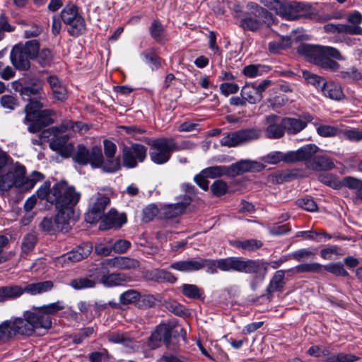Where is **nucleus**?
<instances>
[{
	"mask_svg": "<svg viewBox=\"0 0 362 362\" xmlns=\"http://www.w3.org/2000/svg\"><path fill=\"white\" fill-rule=\"evenodd\" d=\"M256 165V163L248 160H242L229 166V170L231 177H235L245 172L252 170Z\"/></svg>",
	"mask_w": 362,
	"mask_h": 362,
	"instance_id": "34",
	"label": "nucleus"
},
{
	"mask_svg": "<svg viewBox=\"0 0 362 362\" xmlns=\"http://www.w3.org/2000/svg\"><path fill=\"white\" fill-rule=\"evenodd\" d=\"M203 293V290L194 284H185L182 286V293L187 298L199 299Z\"/></svg>",
	"mask_w": 362,
	"mask_h": 362,
	"instance_id": "47",
	"label": "nucleus"
},
{
	"mask_svg": "<svg viewBox=\"0 0 362 362\" xmlns=\"http://www.w3.org/2000/svg\"><path fill=\"white\" fill-rule=\"evenodd\" d=\"M42 107L43 103L40 101H30L25 107L26 115L24 122H31L28 128L30 133H36L54 123V112L50 110H41Z\"/></svg>",
	"mask_w": 362,
	"mask_h": 362,
	"instance_id": "4",
	"label": "nucleus"
},
{
	"mask_svg": "<svg viewBox=\"0 0 362 362\" xmlns=\"http://www.w3.org/2000/svg\"><path fill=\"white\" fill-rule=\"evenodd\" d=\"M344 139L351 142H358L362 141V130L357 129H351L343 132Z\"/></svg>",
	"mask_w": 362,
	"mask_h": 362,
	"instance_id": "60",
	"label": "nucleus"
},
{
	"mask_svg": "<svg viewBox=\"0 0 362 362\" xmlns=\"http://www.w3.org/2000/svg\"><path fill=\"white\" fill-rule=\"evenodd\" d=\"M61 18L67 25L68 33L74 37L83 35L86 30L83 17L79 13L75 5H66L61 11Z\"/></svg>",
	"mask_w": 362,
	"mask_h": 362,
	"instance_id": "6",
	"label": "nucleus"
},
{
	"mask_svg": "<svg viewBox=\"0 0 362 362\" xmlns=\"http://www.w3.org/2000/svg\"><path fill=\"white\" fill-rule=\"evenodd\" d=\"M53 286L54 284L52 281H45L28 284L23 290L24 292L31 295H37L51 291Z\"/></svg>",
	"mask_w": 362,
	"mask_h": 362,
	"instance_id": "30",
	"label": "nucleus"
},
{
	"mask_svg": "<svg viewBox=\"0 0 362 362\" xmlns=\"http://www.w3.org/2000/svg\"><path fill=\"white\" fill-rule=\"evenodd\" d=\"M52 57V51L49 49L43 48L40 51L39 50L35 59L38 64L44 66L50 64Z\"/></svg>",
	"mask_w": 362,
	"mask_h": 362,
	"instance_id": "55",
	"label": "nucleus"
},
{
	"mask_svg": "<svg viewBox=\"0 0 362 362\" xmlns=\"http://www.w3.org/2000/svg\"><path fill=\"white\" fill-rule=\"evenodd\" d=\"M0 103L4 108H7L11 110H14L18 105L17 99L11 95H4L1 96Z\"/></svg>",
	"mask_w": 362,
	"mask_h": 362,
	"instance_id": "64",
	"label": "nucleus"
},
{
	"mask_svg": "<svg viewBox=\"0 0 362 362\" xmlns=\"http://www.w3.org/2000/svg\"><path fill=\"white\" fill-rule=\"evenodd\" d=\"M54 138L49 143V147L56 151L57 149L62 148L63 146L69 145L67 143L69 139V134L65 133L66 131L64 129H61V126L59 127L55 128L52 129Z\"/></svg>",
	"mask_w": 362,
	"mask_h": 362,
	"instance_id": "27",
	"label": "nucleus"
},
{
	"mask_svg": "<svg viewBox=\"0 0 362 362\" xmlns=\"http://www.w3.org/2000/svg\"><path fill=\"white\" fill-rule=\"evenodd\" d=\"M23 293V288L17 285L0 287V302L16 298Z\"/></svg>",
	"mask_w": 362,
	"mask_h": 362,
	"instance_id": "32",
	"label": "nucleus"
},
{
	"mask_svg": "<svg viewBox=\"0 0 362 362\" xmlns=\"http://www.w3.org/2000/svg\"><path fill=\"white\" fill-rule=\"evenodd\" d=\"M140 297L141 295L137 291L130 289L120 295L119 301L124 305L131 304L139 300Z\"/></svg>",
	"mask_w": 362,
	"mask_h": 362,
	"instance_id": "51",
	"label": "nucleus"
},
{
	"mask_svg": "<svg viewBox=\"0 0 362 362\" xmlns=\"http://www.w3.org/2000/svg\"><path fill=\"white\" fill-rule=\"evenodd\" d=\"M322 269L337 276H348V272L344 269L343 265L340 262L325 265Z\"/></svg>",
	"mask_w": 362,
	"mask_h": 362,
	"instance_id": "58",
	"label": "nucleus"
},
{
	"mask_svg": "<svg viewBox=\"0 0 362 362\" xmlns=\"http://www.w3.org/2000/svg\"><path fill=\"white\" fill-rule=\"evenodd\" d=\"M279 15L288 20H295L300 18L317 19V15L310 5L303 2L282 3Z\"/></svg>",
	"mask_w": 362,
	"mask_h": 362,
	"instance_id": "8",
	"label": "nucleus"
},
{
	"mask_svg": "<svg viewBox=\"0 0 362 362\" xmlns=\"http://www.w3.org/2000/svg\"><path fill=\"white\" fill-rule=\"evenodd\" d=\"M313 117L310 114H303L299 117H284L282 119V124L285 132L288 135H296L303 131Z\"/></svg>",
	"mask_w": 362,
	"mask_h": 362,
	"instance_id": "14",
	"label": "nucleus"
},
{
	"mask_svg": "<svg viewBox=\"0 0 362 362\" xmlns=\"http://www.w3.org/2000/svg\"><path fill=\"white\" fill-rule=\"evenodd\" d=\"M316 130L317 134L323 137L334 136L340 132L337 127L330 125H320Z\"/></svg>",
	"mask_w": 362,
	"mask_h": 362,
	"instance_id": "57",
	"label": "nucleus"
},
{
	"mask_svg": "<svg viewBox=\"0 0 362 362\" xmlns=\"http://www.w3.org/2000/svg\"><path fill=\"white\" fill-rule=\"evenodd\" d=\"M150 158L156 164L161 165L167 163L173 151L175 141L171 138H160L153 140L150 144Z\"/></svg>",
	"mask_w": 362,
	"mask_h": 362,
	"instance_id": "7",
	"label": "nucleus"
},
{
	"mask_svg": "<svg viewBox=\"0 0 362 362\" xmlns=\"http://www.w3.org/2000/svg\"><path fill=\"white\" fill-rule=\"evenodd\" d=\"M291 44V40L288 37H279L269 43V50L272 53H278L281 49L288 47Z\"/></svg>",
	"mask_w": 362,
	"mask_h": 362,
	"instance_id": "44",
	"label": "nucleus"
},
{
	"mask_svg": "<svg viewBox=\"0 0 362 362\" xmlns=\"http://www.w3.org/2000/svg\"><path fill=\"white\" fill-rule=\"evenodd\" d=\"M147 156V148L140 144H132L122 148L123 165L127 168L136 167L138 163L144 161Z\"/></svg>",
	"mask_w": 362,
	"mask_h": 362,
	"instance_id": "9",
	"label": "nucleus"
},
{
	"mask_svg": "<svg viewBox=\"0 0 362 362\" xmlns=\"http://www.w3.org/2000/svg\"><path fill=\"white\" fill-rule=\"evenodd\" d=\"M15 46L19 47L25 54L32 59L37 57L40 49V43L36 40H28L25 44H18Z\"/></svg>",
	"mask_w": 362,
	"mask_h": 362,
	"instance_id": "37",
	"label": "nucleus"
},
{
	"mask_svg": "<svg viewBox=\"0 0 362 362\" xmlns=\"http://www.w3.org/2000/svg\"><path fill=\"white\" fill-rule=\"evenodd\" d=\"M42 88V82L38 78H34L30 83L22 86L19 90L21 95L23 99L30 101H35L31 97H35L40 95V90Z\"/></svg>",
	"mask_w": 362,
	"mask_h": 362,
	"instance_id": "21",
	"label": "nucleus"
},
{
	"mask_svg": "<svg viewBox=\"0 0 362 362\" xmlns=\"http://www.w3.org/2000/svg\"><path fill=\"white\" fill-rule=\"evenodd\" d=\"M307 166L315 170H329L334 167V164L327 156H316L307 163Z\"/></svg>",
	"mask_w": 362,
	"mask_h": 362,
	"instance_id": "25",
	"label": "nucleus"
},
{
	"mask_svg": "<svg viewBox=\"0 0 362 362\" xmlns=\"http://www.w3.org/2000/svg\"><path fill=\"white\" fill-rule=\"evenodd\" d=\"M58 212L54 218L56 230L67 232L70 228L69 220L74 214L73 209L57 210Z\"/></svg>",
	"mask_w": 362,
	"mask_h": 362,
	"instance_id": "23",
	"label": "nucleus"
},
{
	"mask_svg": "<svg viewBox=\"0 0 362 362\" xmlns=\"http://www.w3.org/2000/svg\"><path fill=\"white\" fill-rule=\"evenodd\" d=\"M229 166L224 165H216L212 167H209L204 169L203 174L206 175L208 177L215 178L217 177H221L223 175L230 176Z\"/></svg>",
	"mask_w": 362,
	"mask_h": 362,
	"instance_id": "41",
	"label": "nucleus"
},
{
	"mask_svg": "<svg viewBox=\"0 0 362 362\" xmlns=\"http://www.w3.org/2000/svg\"><path fill=\"white\" fill-rule=\"evenodd\" d=\"M247 8L251 10L256 17L261 18V21L266 25H269L272 23V15L257 4L254 2L248 3Z\"/></svg>",
	"mask_w": 362,
	"mask_h": 362,
	"instance_id": "35",
	"label": "nucleus"
},
{
	"mask_svg": "<svg viewBox=\"0 0 362 362\" xmlns=\"http://www.w3.org/2000/svg\"><path fill=\"white\" fill-rule=\"evenodd\" d=\"M322 91L325 96L332 100H339L344 97L341 86L334 83H326Z\"/></svg>",
	"mask_w": 362,
	"mask_h": 362,
	"instance_id": "36",
	"label": "nucleus"
},
{
	"mask_svg": "<svg viewBox=\"0 0 362 362\" xmlns=\"http://www.w3.org/2000/svg\"><path fill=\"white\" fill-rule=\"evenodd\" d=\"M74 159L79 164L86 165L90 163L93 168H95L102 160L101 148L95 146L89 151L85 146H78Z\"/></svg>",
	"mask_w": 362,
	"mask_h": 362,
	"instance_id": "13",
	"label": "nucleus"
},
{
	"mask_svg": "<svg viewBox=\"0 0 362 362\" xmlns=\"http://www.w3.org/2000/svg\"><path fill=\"white\" fill-rule=\"evenodd\" d=\"M260 131L256 129H245L228 133L221 140L222 146H236L258 139Z\"/></svg>",
	"mask_w": 362,
	"mask_h": 362,
	"instance_id": "10",
	"label": "nucleus"
},
{
	"mask_svg": "<svg viewBox=\"0 0 362 362\" xmlns=\"http://www.w3.org/2000/svg\"><path fill=\"white\" fill-rule=\"evenodd\" d=\"M33 308L24 312L23 317H13L1 322L8 340L17 335L30 336L37 329H49V321L47 317H40Z\"/></svg>",
	"mask_w": 362,
	"mask_h": 362,
	"instance_id": "2",
	"label": "nucleus"
},
{
	"mask_svg": "<svg viewBox=\"0 0 362 362\" xmlns=\"http://www.w3.org/2000/svg\"><path fill=\"white\" fill-rule=\"evenodd\" d=\"M285 273L284 270H279L274 273L267 286L268 293H273L284 287Z\"/></svg>",
	"mask_w": 362,
	"mask_h": 362,
	"instance_id": "39",
	"label": "nucleus"
},
{
	"mask_svg": "<svg viewBox=\"0 0 362 362\" xmlns=\"http://www.w3.org/2000/svg\"><path fill=\"white\" fill-rule=\"evenodd\" d=\"M235 272L259 275L264 278L267 272L266 263L259 259H248L237 257Z\"/></svg>",
	"mask_w": 362,
	"mask_h": 362,
	"instance_id": "12",
	"label": "nucleus"
},
{
	"mask_svg": "<svg viewBox=\"0 0 362 362\" xmlns=\"http://www.w3.org/2000/svg\"><path fill=\"white\" fill-rule=\"evenodd\" d=\"M108 340L116 344H122L125 346H131L132 340L125 334L113 332L108 335Z\"/></svg>",
	"mask_w": 362,
	"mask_h": 362,
	"instance_id": "50",
	"label": "nucleus"
},
{
	"mask_svg": "<svg viewBox=\"0 0 362 362\" xmlns=\"http://www.w3.org/2000/svg\"><path fill=\"white\" fill-rule=\"evenodd\" d=\"M303 78L308 81V83L313 85L316 88H320L322 90V87L325 86V80L313 73L308 71H303Z\"/></svg>",
	"mask_w": 362,
	"mask_h": 362,
	"instance_id": "52",
	"label": "nucleus"
},
{
	"mask_svg": "<svg viewBox=\"0 0 362 362\" xmlns=\"http://www.w3.org/2000/svg\"><path fill=\"white\" fill-rule=\"evenodd\" d=\"M320 148L313 144H307L296 151H289L291 163L305 161L306 164L313 160L314 156L319 151Z\"/></svg>",
	"mask_w": 362,
	"mask_h": 362,
	"instance_id": "17",
	"label": "nucleus"
},
{
	"mask_svg": "<svg viewBox=\"0 0 362 362\" xmlns=\"http://www.w3.org/2000/svg\"><path fill=\"white\" fill-rule=\"evenodd\" d=\"M154 277L158 281H165L170 283H175L177 281V279L172 273L163 269L156 270Z\"/></svg>",
	"mask_w": 362,
	"mask_h": 362,
	"instance_id": "61",
	"label": "nucleus"
},
{
	"mask_svg": "<svg viewBox=\"0 0 362 362\" xmlns=\"http://www.w3.org/2000/svg\"><path fill=\"white\" fill-rule=\"evenodd\" d=\"M37 196L54 205L57 210H69L78 202L81 194L65 181L57 182L52 188L49 182H45L37 191Z\"/></svg>",
	"mask_w": 362,
	"mask_h": 362,
	"instance_id": "1",
	"label": "nucleus"
},
{
	"mask_svg": "<svg viewBox=\"0 0 362 362\" xmlns=\"http://www.w3.org/2000/svg\"><path fill=\"white\" fill-rule=\"evenodd\" d=\"M64 308V303L61 301L49 303L39 308H33L35 313L40 316V317H47L49 321V328L52 326V321L49 315H54L58 311Z\"/></svg>",
	"mask_w": 362,
	"mask_h": 362,
	"instance_id": "26",
	"label": "nucleus"
},
{
	"mask_svg": "<svg viewBox=\"0 0 362 362\" xmlns=\"http://www.w3.org/2000/svg\"><path fill=\"white\" fill-rule=\"evenodd\" d=\"M236 257L218 259V268L223 272L235 271L236 265Z\"/></svg>",
	"mask_w": 362,
	"mask_h": 362,
	"instance_id": "53",
	"label": "nucleus"
},
{
	"mask_svg": "<svg viewBox=\"0 0 362 362\" xmlns=\"http://www.w3.org/2000/svg\"><path fill=\"white\" fill-rule=\"evenodd\" d=\"M92 249V246L90 243H83L76 247L71 252L61 256L59 258V261L66 264L81 261L90 254Z\"/></svg>",
	"mask_w": 362,
	"mask_h": 362,
	"instance_id": "16",
	"label": "nucleus"
},
{
	"mask_svg": "<svg viewBox=\"0 0 362 362\" xmlns=\"http://www.w3.org/2000/svg\"><path fill=\"white\" fill-rule=\"evenodd\" d=\"M69 285L76 290H81L95 287V282L88 277H78L72 279Z\"/></svg>",
	"mask_w": 362,
	"mask_h": 362,
	"instance_id": "45",
	"label": "nucleus"
},
{
	"mask_svg": "<svg viewBox=\"0 0 362 362\" xmlns=\"http://www.w3.org/2000/svg\"><path fill=\"white\" fill-rule=\"evenodd\" d=\"M242 98L251 104L259 103L262 98V95L259 93L256 88V86L252 83H247L244 86L241 90Z\"/></svg>",
	"mask_w": 362,
	"mask_h": 362,
	"instance_id": "29",
	"label": "nucleus"
},
{
	"mask_svg": "<svg viewBox=\"0 0 362 362\" xmlns=\"http://www.w3.org/2000/svg\"><path fill=\"white\" fill-rule=\"evenodd\" d=\"M151 37L157 42H161L164 37V28L157 21H154L150 27Z\"/></svg>",
	"mask_w": 362,
	"mask_h": 362,
	"instance_id": "54",
	"label": "nucleus"
},
{
	"mask_svg": "<svg viewBox=\"0 0 362 362\" xmlns=\"http://www.w3.org/2000/svg\"><path fill=\"white\" fill-rule=\"evenodd\" d=\"M297 204L303 209L313 212L317 211V206L313 198L305 197L297 200Z\"/></svg>",
	"mask_w": 362,
	"mask_h": 362,
	"instance_id": "59",
	"label": "nucleus"
},
{
	"mask_svg": "<svg viewBox=\"0 0 362 362\" xmlns=\"http://www.w3.org/2000/svg\"><path fill=\"white\" fill-rule=\"evenodd\" d=\"M127 222L124 214H118L115 209H110L102 219L99 228L102 230L110 228H119Z\"/></svg>",
	"mask_w": 362,
	"mask_h": 362,
	"instance_id": "15",
	"label": "nucleus"
},
{
	"mask_svg": "<svg viewBox=\"0 0 362 362\" xmlns=\"http://www.w3.org/2000/svg\"><path fill=\"white\" fill-rule=\"evenodd\" d=\"M279 117L275 115H270L265 119L267 127L265 129L266 136L269 139H279L285 134L282 119L279 123Z\"/></svg>",
	"mask_w": 362,
	"mask_h": 362,
	"instance_id": "18",
	"label": "nucleus"
},
{
	"mask_svg": "<svg viewBox=\"0 0 362 362\" xmlns=\"http://www.w3.org/2000/svg\"><path fill=\"white\" fill-rule=\"evenodd\" d=\"M95 168H100L103 172L112 173L119 170L121 168L119 158H107L104 160L103 156L102 155V160L100 164Z\"/></svg>",
	"mask_w": 362,
	"mask_h": 362,
	"instance_id": "38",
	"label": "nucleus"
},
{
	"mask_svg": "<svg viewBox=\"0 0 362 362\" xmlns=\"http://www.w3.org/2000/svg\"><path fill=\"white\" fill-rule=\"evenodd\" d=\"M232 245L237 248L243 249L247 251H255L262 246L261 241L255 239H250L243 241L235 240Z\"/></svg>",
	"mask_w": 362,
	"mask_h": 362,
	"instance_id": "42",
	"label": "nucleus"
},
{
	"mask_svg": "<svg viewBox=\"0 0 362 362\" xmlns=\"http://www.w3.org/2000/svg\"><path fill=\"white\" fill-rule=\"evenodd\" d=\"M323 268V265L317 263H305L298 265L288 272H292L293 273H305V272H316L320 273Z\"/></svg>",
	"mask_w": 362,
	"mask_h": 362,
	"instance_id": "43",
	"label": "nucleus"
},
{
	"mask_svg": "<svg viewBox=\"0 0 362 362\" xmlns=\"http://www.w3.org/2000/svg\"><path fill=\"white\" fill-rule=\"evenodd\" d=\"M262 24H265L263 21H261V18H258V19H255L252 17H245L243 18L240 21V26L244 30H248L251 31H255L260 28Z\"/></svg>",
	"mask_w": 362,
	"mask_h": 362,
	"instance_id": "49",
	"label": "nucleus"
},
{
	"mask_svg": "<svg viewBox=\"0 0 362 362\" xmlns=\"http://www.w3.org/2000/svg\"><path fill=\"white\" fill-rule=\"evenodd\" d=\"M25 168L16 163L9 164L0 170V189L8 191L13 187H20L24 185Z\"/></svg>",
	"mask_w": 362,
	"mask_h": 362,
	"instance_id": "5",
	"label": "nucleus"
},
{
	"mask_svg": "<svg viewBox=\"0 0 362 362\" xmlns=\"http://www.w3.org/2000/svg\"><path fill=\"white\" fill-rule=\"evenodd\" d=\"M130 246L131 243L124 239L117 240L112 244V250L119 254L126 252Z\"/></svg>",
	"mask_w": 362,
	"mask_h": 362,
	"instance_id": "63",
	"label": "nucleus"
},
{
	"mask_svg": "<svg viewBox=\"0 0 362 362\" xmlns=\"http://www.w3.org/2000/svg\"><path fill=\"white\" fill-rule=\"evenodd\" d=\"M262 160L264 163L272 165L278 164L281 161H284L285 163H291L290 153L289 151L286 153H283L281 151H273L265 156L262 158Z\"/></svg>",
	"mask_w": 362,
	"mask_h": 362,
	"instance_id": "40",
	"label": "nucleus"
},
{
	"mask_svg": "<svg viewBox=\"0 0 362 362\" xmlns=\"http://www.w3.org/2000/svg\"><path fill=\"white\" fill-rule=\"evenodd\" d=\"M189 202L168 204L163 207V214L166 218H173L182 214L186 209Z\"/></svg>",
	"mask_w": 362,
	"mask_h": 362,
	"instance_id": "33",
	"label": "nucleus"
},
{
	"mask_svg": "<svg viewBox=\"0 0 362 362\" xmlns=\"http://www.w3.org/2000/svg\"><path fill=\"white\" fill-rule=\"evenodd\" d=\"M37 238L34 233H28L25 235L22 242V251L24 253L30 252L35 247Z\"/></svg>",
	"mask_w": 362,
	"mask_h": 362,
	"instance_id": "56",
	"label": "nucleus"
},
{
	"mask_svg": "<svg viewBox=\"0 0 362 362\" xmlns=\"http://www.w3.org/2000/svg\"><path fill=\"white\" fill-rule=\"evenodd\" d=\"M110 267L106 264V259L100 264L93 266L89 269V277L95 282L102 283L107 274L109 272Z\"/></svg>",
	"mask_w": 362,
	"mask_h": 362,
	"instance_id": "28",
	"label": "nucleus"
},
{
	"mask_svg": "<svg viewBox=\"0 0 362 362\" xmlns=\"http://www.w3.org/2000/svg\"><path fill=\"white\" fill-rule=\"evenodd\" d=\"M202 258L189 259L173 262L170 267L181 272H193L202 269Z\"/></svg>",
	"mask_w": 362,
	"mask_h": 362,
	"instance_id": "22",
	"label": "nucleus"
},
{
	"mask_svg": "<svg viewBox=\"0 0 362 362\" xmlns=\"http://www.w3.org/2000/svg\"><path fill=\"white\" fill-rule=\"evenodd\" d=\"M11 62L15 68L20 71H27L30 67V58L23 52L14 46L10 54Z\"/></svg>",
	"mask_w": 362,
	"mask_h": 362,
	"instance_id": "20",
	"label": "nucleus"
},
{
	"mask_svg": "<svg viewBox=\"0 0 362 362\" xmlns=\"http://www.w3.org/2000/svg\"><path fill=\"white\" fill-rule=\"evenodd\" d=\"M106 264H107L110 268H115L121 270L134 269L139 266L138 260L122 256L106 259Z\"/></svg>",
	"mask_w": 362,
	"mask_h": 362,
	"instance_id": "19",
	"label": "nucleus"
},
{
	"mask_svg": "<svg viewBox=\"0 0 362 362\" xmlns=\"http://www.w3.org/2000/svg\"><path fill=\"white\" fill-rule=\"evenodd\" d=\"M110 204V199L100 194H93L89 201L88 211L86 214V221L93 223L102 218L104 211Z\"/></svg>",
	"mask_w": 362,
	"mask_h": 362,
	"instance_id": "11",
	"label": "nucleus"
},
{
	"mask_svg": "<svg viewBox=\"0 0 362 362\" xmlns=\"http://www.w3.org/2000/svg\"><path fill=\"white\" fill-rule=\"evenodd\" d=\"M130 281L131 278L126 274L119 272L109 274L108 272L101 284L105 287L110 288L122 286Z\"/></svg>",
	"mask_w": 362,
	"mask_h": 362,
	"instance_id": "24",
	"label": "nucleus"
},
{
	"mask_svg": "<svg viewBox=\"0 0 362 362\" xmlns=\"http://www.w3.org/2000/svg\"><path fill=\"white\" fill-rule=\"evenodd\" d=\"M319 180L334 189H339L344 187L342 185V180H339L335 175L330 173H325L320 174L319 176Z\"/></svg>",
	"mask_w": 362,
	"mask_h": 362,
	"instance_id": "48",
	"label": "nucleus"
},
{
	"mask_svg": "<svg viewBox=\"0 0 362 362\" xmlns=\"http://www.w3.org/2000/svg\"><path fill=\"white\" fill-rule=\"evenodd\" d=\"M339 76L348 81H358L362 79V73L357 68L352 66L340 71Z\"/></svg>",
	"mask_w": 362,
	"mask_h": 362,
	"instance_id": "46",
	"label": "nucleus"
},
{
	"mask_svg": "<svg viewBox=\"0 0 362 362\" xmlns=\"http://www.w3.org/2000/svg\"><path fill=\"white\" fill-rule=\"evenodd\" d=\"M342 185L353 191L355 199L362 200V180L347 176L342 179Z\"/></svg>",
	"mask_w": 362,
	"mask_h": 362,
	"instance_id": "31",
	"label": "nucleus"
},
{
	"mask_svg": "<svg viewBox=\"0 0 362 362\" xmlns=\"http://www.w3.org/2000/svg\"><path fill=\"white\" fill-rule=\"evenodd\" d=\"M298 53L304 56L308 61L327 70L336 71L340 65L334 59L344 61L346 58L340 52L330 46L301 44L297 49Z\"/></svg>",
	"mask_w": 362,
	"mask_h": 362,
	"instance_id": "3",
	"label": "nucleus"
},
{
	"mask_svg": "<svg viewBox=\"0 0 362 362\" xmlns=\"http://www.w3.org/2000/svg\"><path fill=\"white\" fill-rule=\"evenodd\" d=\"M158 328L163 341L168 346L172 336L173 326L164 324L159 325Z\"/></svg>",
	"mask_w": 362,
	"mask_h": 362,
	"instance_id": "62",
	"label": "nucleus"
}]
</instances>
